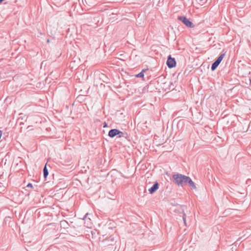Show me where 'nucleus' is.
<instances>
[{"instance_id":"obj_1","label":"nucleus","mask_w":251,"mask_h":251,"mask_svg":"<svg viewBox=\"0 0 251 251\" xmlns=\"http://www.w3.org/2000/svg\"><path fill=\"white\" fill-rule=\"evenodd\" d=\"M188 176L177 174L173 176V182L178 186L183 187L186 185V180Z\"/></svg>"},{"instance_id":"obj_2","label":"nucleus","mask_w":251,"mask_h":251,"mask_svg":"<svg viewBox=\"0 0 251 251\" xmlns=\"http://www.w3.org/2000/svg\"><path fill=\"white\" fill-rule=\"evenodd\" d=\"M225 56V52H222L217 59L212 63L211 67L212 71H214L220 64L223 59Z\"/></svg>"},{"instance_id":"obj_3","label":"nucleus","mask_w":251,"mask_h":251,"mask_svg":"<svg viewBox=\"0 0 251 251\" xmlns=\"http://www.w3.org/2000/svg\"><path fill=\"white\" fill-rule=\"evenodd\" d=\"M177 19L183 23L186 26L189 27H194V25L192 22H191L188 19H187L185 16H178L177 17Z\"/></svg>"},{"instance_id":"obj_4","label":"nucleus","mask_w":251,"mask_h":251,"mask_svg":"<svg viewBox=\"0 0 251 251\" xmlns=\"http://www.w3.org/2000/svg\"><path fill=\"white\" fill-rule=\"evenodd\" d=\"M176 61L174 58L172 57L171 55H170L168 57L167 61V65L169 68H173L176 66Z\"/></svg>"},{"instance_id":"obj_5","label":"nucleus","mask_w":251,"mask_h":251,"mask_svg":"<svg viewBox=\"0 0 251 251\" xmlns=\"http://www.w3.org/2000/svg\"><path fill=\"white\" fill-rule=\"evenodd\" d=\"M120 133V130L117 129H112L108 132V135L111 137L113 138L115 136L118 135Z\"/></svg>"},{"instance_id":"obj_6","label":"nucleus","mask_w":251,"mask_h":251,"mask_svg":"<svg viewBox=\"0 0 251 251\" xmlns=\"http://www.w3.org/2000/svg\"><path fill=\"white\" fill-rule=\"evenodd\" d=\"M159 188V184L157 182H155L152 186L149 189V191L151 194L154 193Z\"/></svg>"},{"instance_id":"obj_7","label":"nucleus","mask_w":251,"mask_h":251,"mask_svg":"<svg viewBox=\"0 0 251 251\" xmlns=\"http://www.w3.org/2000/svg\"><path fill=\"white\" fill-rule=\"evenodd\" d=\"M189 184V186L191 187L192 189H196V186L195 183L192 180L191 178L189 176L187 177L186 180V184Z\"/></svg>"},{"instance_id":"obj_8","label":"nucleus","mask_w":251,"mask_h":251,"mask_svg":"<svg viewBox=\"0 0 251 251\" xmlns=\"http://www.w3.org/2000/svg\"><path fill=\"white\" fill-rule=\"evenodd\" d=\"M60 226L61 227H63V228H67L68 227L69 225L67 221L63 220L60 222Z\"/></svg>"},{"instance_id":"obj_9","label":"nucleus","mask_w":251,"mask_h":251,"mask_svg":"<svg viewBox=\"0 0 251 251\" xmlns=\"http://www.w3.org/2000/svg\"><path fill=\"white\" fill-rule=\"evenodd\" d=\"M48 175H49V172H48V170L47 169V166L46 165L43 169V175H44V178H46V177H47Z\"/></svg>"},{"instance_id":"obj_10","label":"nucleus","mask_w":251,"mask_h":251,"mask_svg":"<svg viewBox=\"0 0 251 251\" xmlns=\"http://www.w3.org/2000/svg\"><path fill=\"white\" fill-rule=\"evenodd\" d=\"M118 135L119 136L118 137L120 138L124 137L125 138H127L128 136V135L126 132H123L121 131H120V133H119Z\"/></svg>"},{"instance_id":"obj_11","label":"nucleus","mask_w":251,"mask_h":251,"mask_svg":"<svg viewBox=\"0 0 251 251\" xmlns=\"http://www.w3.org/2000/svg\"><path fill=\"white\" fill-rule=\"evenodd\" d=\"M146 69H143L142 70V71L139 73V74H138L137 75H135L136 77H143L144 76V72H145L146 71Z\"/></svg>"},{"instance_id":"obj_12","label":"nucleus","mask_w":251,"mask_h":251,"mask_svg":"<svg viewBox=\"0 0 251 251\" xmlns=\"http://www.w3.org/2000/svg\"><path fill=\"white\" fill-rule=\"evenodd\" d=\"M90 215H91V214H89V213H87L85 215V216H84V218H83V220H87V221H87L88 222H90V223L91 219H90V218L89 217V216H90Z\"/></svg>"},{"instance_id":"obj_13","label":"nucleus","mask_w":251,"mask_h":251,"mask_svg":"<svg viewBox=\"0 0 251 251\" xmlns=\"http://www.w3.org/2000/svg\"><path fill=\"white\" fill-rule=\"evenodd\" d=\"M114 237L113 236V235H111L109 238L106 240V241H110L111 242V243L109 244V245H112L114 243Z\"/></svg>"},{"instance_id":"obj_14","label":"nucleus","mask_w":251,"mask_h":251,"mask_svg":"<svg viewBox=\"0 0 251 251\" xmlns=\"http://www.w3.org/2000/svg\"><path fill=\"white\" fill-rule=\"evenodd\" d=\"M182 219H183V221L185 226H187V224H186V214L184 213H183Z\"/></svg>"},{"instance_id":"obj_15","label":"nucleus","mask_w":251,"mask_h":251,"mask_svg":"<svg viewBox=\"0 0 251 251\" xmlns=\"http://www.w3.org/2000/svg\"><path fill=\"white\" fill-rule=\"evenodd\" d=\"M32 187H33V186H32V184L31 183H29L27 185V186H26V187H27V188H28V187L32 188Z\"/></svg>"},{"instance_id":"obj_16","label":"nucleus","mask_w":251,"mask_h":251,"mask_svg":"<svg viewBox=\"0 0 251 251\" xmlns=\"http://www.w3.org/2000/svg\"><path fill=\"white\" fill-rule=\"evenodd\" d=\"M106 126H107V124H106V123H104L103 127H106Z\"/></svg>"},{"instance_id":"obj_17","label":"nucleus","mask_w":251,"mask_h":251,"mask_svg":"<svg viewBox=\"0 0 251 251\" xmlns=\"http://www.w3.org/2000/svg\"><path fill=\"white\" fill-rule=\"evenodd\" d=\"M47 42H50V40H49V39H48V40H47Z\"/></svg>"}]
</instances>
